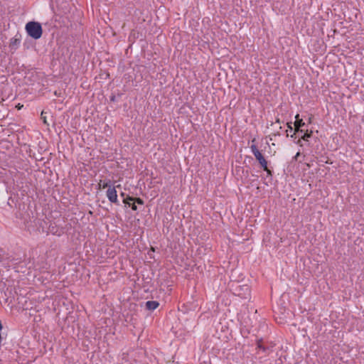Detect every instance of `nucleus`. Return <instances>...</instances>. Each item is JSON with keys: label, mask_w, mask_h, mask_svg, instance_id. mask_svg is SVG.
<instances>
[{"label": "nucleus", "mask_w": 364, "mask_h": 364, "mask_svg": "<svg viewBox=\"0 0 364 364\" xmlns=\"http://www.w3.org/2000/svg\"><path fill=\"white\" fill-rule=\"evenodd\" d=\"M312 135L313 131L309 130L307 129H306L305 132L303 134H301V137L296 141V143L301 146V140H304V141H309V139L311 138Z\"/></svg>", "instance_id": "nucleus-9"}, {"label": "nucleus", "mask_w": 364, "mask_h": 364, "mask_svg": "<svg viewBox=\"0 0 364 364\" xmlns=\"http://www.w3.org/2000/svg\"><path fill=\"white\" fill-rule=\"evenodd\" d=\"M293 123L291 122H288L287 123V129L286 130L287 136H289V132H291L294 130V128L292 127Z\"/></svg>", "instance_id": "nucleus-19"}, {"label": "nucleus", "mask_w": 364, "mask_h": 364, "mask_svg": "<svg viewBox=\"0 0 364 364\" xmlns=\"http://www.w3.org/2000/svg\"><path fill=\"white\" fill-rule=\"evenodd\" d=\"M312 119H313V117H312V116H311V117H309V119H308V123H309V124H311V122H312Z\"/></svg>", "instance_id": "nucleus-27"}, {"label": "nucleus", "mask_w": 364, "mask_h": 364, "mask_svg": "<svg viewBox=\"0 0 364 364\" xmlns=\"http://www.w3.org/2000/svg\"><path fill=\"white\" fill-rule=\"evenodd\" d=\"M120 196H121L122 197H123V198H125V193H124V192H122V193H120Z\"/></svg>", "instance_id": "nucleus-33"}, {"label": "nucleus", "mask_w": 364, "mask_h": 364, "mask_svg": "<svg viewBox=\"0 0 364 364\" xmlns=\"http://www.w3.org/2000/svg\"><path fill=\"white\" fill-rule=\"evenodd\" d=\"M275 122H276V123H278V124H281V123H282L281 120H280V119H279V118H278V117H277V118H276Z\"/></svg>", "instance_id": "nucleus-28"}, {"label": "nucleus", "mask_w": 364, "mask_h": 364, "mask_svg": "<svg viewBox=\"0 0 364 364\" xmlns=\"http://www.w3.org/2000/svg\"><path fill=\"white\" fill-rule=\"evenodd\" d=\"M134 197H132L130 196H127L125 198H124L123 203L125 205H129L132 202H134Z\"/></svg>", "instance_id": "nucleus-15"}, {"label": "nucleus", "mask_w": 364, "mask_h": 364, "mask_svg": "<svg viewBox=\"0 0 364 364\" xmlns=\"http://www.w3.org/2000/svg\"><path fill=\"white\" fill-rule=\"evenodd\" d=\"M159 306V302L157 301H148L145 303V309L153 311Z\"/></svg>", "instance_id": "nucleus-12"}, {"label": "nucleus", "mask_w": 364, "mask_h": 364, "mask_svg": "<svg viewBox=\"0 0 364 364\" xmlns=\"http://www.w3.org/2000/svg\"><path fill=\"white\" fill-rule=\"evenodd\" d=\"M120 185H117V186L109 187V188H108L106 192V195L109 201L117 205H119L120 203L117 198V193L116 191V188H120Z\"/></svg>", "instance_id": "nucleus-4"}, {"label": "nucleus", "mask_w": 364, "mask_h": 364, "mask_svg": "<svg viewBox=\"0 0 364 364\" xmlns=\"http://www.w3.org/2000/svg\"><path fill=\"white\" fill-rule=\"evenodd\" d=\"M129 206L134 211L137 210V206L134 202H132Z\"/></svg>", "instance_id": "nucleus-24"}, {"label": "nucleus", "mask_w": 364, "mask_h": 364, "mask_svg": "<svg viewBox=\"0 0 364 364\" xmlns=\"http://www.w3.org/2000/svg\"><path fill=\"white\" fill-rule=\"evenodd\" d=\"M320 161L326 164L328 163V161H325L324 159H321Z\"/></svg>", "instance_id": "nucleus-30"}, {"label": "nucleus", "mask_w": 364, "mask_h": 364, "mask_svg": "<svg viewBox=\"0 0 364 364\" xmlns=\"http://www.w3.org/2000/svg\"><path fill=\"white\" fill-rule=\"evenodd\" d=\"M235 290L236 294L242 299H247L250 294V288L247 284L238 285Z\"/></svg>", "instance_id": "nucleus-5"}, {"label": "nucleus", "mask_w": 364, "mask_h": 364, "mask_svg": "<svg viewBox=\"0 0 364 364\" xmlns=\"http://www.w3.org/2000/svg\"><path fill=\"white\" fill-rule=\"evenodd\" d=\"M257 349H259L264 352L265 354H268L269 351L272 350L269 346H264L263 343V338H259L256 341Z\"/></svg>", "instance_id": "nucleus-10"}, {"label": "nucleus", "mask_w": 364, "mask_h": 364, "mask_svg": "<svg viewBox=\"0 0 364 364\" xmlns=\"http://www.w3.org/2000/svg\"><path fill=\"white\" fill-rule=\"evenodd\" d=\"M2 329H3V325H2L1 321L0 320V331H2Z\"/></svg>", "instance_id": "nucleus-31"}, {"label": "nucleus", "mask_w": 364, "mask_h": 364, "mask_svg": "<svg viewBox=\"0 0 364 364\" xmlns=\"http://www.w3.org/2000/svg\"><path fill=\"white\" fill-rule=\"evenodd\" d=\"M70 224H66L65 226L57 224L55 222H51L48 226V232L53 235L61 236L65 234L70 228Z\"/></svg>", "instance_id": "nucleus-3"}, {"label": "nucleus", "mask_w": 364, "mask_h": 364, "mask_svg": "<svg viewBox=\"0 0 364 364\" xmlns=\"http://www.w3.org/2000/svg\"><path fill=\"white\" fill-rule=\"evenodd\" d=\"M25 30L27 35L34 40H38L42 37L43 28L41 23L31 21L26 23Z\"/></svg>", "instance_id": "nucleus-2"}, {"label": "nucleus", "mask_w": 364, "mask_h": 364, "mask_svg": "<svg viewBox=\"0 0 364 364\" xmlns=\"http://www.w3.org/2000/svg\"><path fill=\"white\" fill-rule=\"evenodd\" d=\"M256 139L254 138L253 139H252V144H256Z\"/></svg>", "instance_id": "nucleus-29"}, {"label": "nucleus", "mask_w": 364, "mask_h": 364, "mask_svg": "<svg viewBox=\"0 0 364 364\" xmlns=\"http://www.w3.org/2000/svg\"><path fill=\"white\" fill-rule=\"evenodd\" d=\"M260 165V167L263 169V170H267V168H268V161L266 160V159H263L262 160H261L259 162H258Z\"/></svg>", "instance_id": "nucleus-16"}, {"label": "nucleus", "mask_w": 364, "mask_h": 364, "mask_svg": "<svg viewBox=\"0 0 364 364\" xmlns=\"http://www.w3.org/2000/svg\"><path fill=\"white\" fill-rule=\"evenodd\" d=\"M54 95H55V96H57V97H60V96H61V92H60V91H59V92H58V91L55 90V91L54 92Z\"/></svg>", "instance_id": "nucleus-25"}, {"label": "nucleus", "mask_w": 364, "mask_h": 364, "mask_svg": "<svg viewBox=\"0 0 364 364\" xmlns=\"http://www.w3.org/2000/svg\"><path fill=\"white\" fill-rule=\"evenodd\" d=\"M295 122L293 123L294 125V129H296V132L300 131L301 127H304L306 124L304 122L303 119H300L299 114H296L295 116Z\"/></svg>", "instance_id": "nucleus-11"}, {"label": "nucleus", "mask_w": 364, "mask_h": 364, "mask_svg": "<svg viewBox=\"0 0 364 364\" xmlns=\"http://www.w3.org/2000/svg\"><path fill=\"white\" fill-rule=\"evenodd\" d=\"M47 113H48L47 112H45L44 110H43L41 114V119H42L44 124L48 126L49 124L47 121V118H46V115Z\"/></svg>", "instance_id": "nucleus-17"}, {"label": "nucleus", "mask_w": 364, "mask_h": 364, "mask_svg": "<svg viewBox=\"0 0 364 364\" xmlns=\"http://www.w3.org/2000/svg\"><path fill=\"white\" fill-rule=\"evenodd\" d=\"M109 100L112 102H115L117 101L116 95L114 93H112L109 97Z\"/></svg>", "instance_id": "nucleus-23"}, {"label": "nucleus", "mask_w": 364, "mask_h": 364, "mask_svg": "<svg viewBox=\"0 0 364 364\" xmlns=\"http://www.w3.org/2000/svg\"><path fill=\"white\" fill-rule=\"evenodd\" d=\"M21 34L17 33L16 35L10 40L9 48L11 50H16L19 47V46L21 44Z\"/></svg>", "instance_id": "nucleus-7"}, {"label": "nucleus", "mask_w": 364, "mask_h": 364, "mask_svg": "<svg viewBox=\"0 0 364 364\" xmlns=\"http://www.w3.org/2000/svg\"><path fill=\"white\" fill-rule=\"evenodd\" d=\"M142 280H143V287H148V286H150L151 284V282H152V278L150 277L149 276H147V277H144L143 275V277H142Z\"/></svg>", "instance_id": "nucleus-14"}, {"label": "nucleus", "mask_w": 364, "mask_h": 364, "mask_svg": "<svg viewBox=\"0 0 364 364\" xmlns=\"http://www.w3.org/2000/svg\"><path fill=\"white\" fill-rule=\"evenodd\" d=\"M0 262L5 268L12 267L17 272H23L19 269L20 267L23 268V266L21 265L23 262L21 257H18L3 248H0Z\"/></svg>", "instance_id": "nucleus-1"}, {"label": "nucleus", "mask_w": 364, "mask_h": 364, "mask_svg": "<svg viewBox=\"0 0 364 364\" xmlns=\"http://www.w3.org/2000/svg\"><path fill=\"white\" fill-rule=\"evenodd\" d=\"M11 294H12V289L7 287L5 291V296L9 297V296H11Z\"/></svg>", "instance_id": "nucleus-21"}, {"label": "nucleus", "mask_w": 364, "mask_h": 364, "mask_svg": "<svg viewBox=\"0 0 364 364\" xmlns=\"http://www.w3.org/2000/svg\"><path fill=\"white\" fill-rule=\"evenodd\" d=\"M250 149L256 160L258 162L264 159V156H263L262 152L258 149L257 146L256 144H252L250 146Z\"/></svg>", "instance_id": "nucleus-8"}, {"label": "nucleus", "mask_w": 364, "mask_h": 364, "mask_svg": "<svg viewBox=\"0 0 364 364\" xmlns=\"http://www.w3.org/2000/svg\"><path fill=\"white\" fill-rule=\"evenodd\" d=\"M134 202L139 205H144V200L139 197L134 198Z\"/></svg>", "instance_id": "nucleus-20"}, {"label": "nucleus", "mask_w": 364, "mask_h": 364, "mask_svg": "<svg viewBox=\"0 0 364 364\" xmlns=\"http://www.w3.org/2000/svg\"><path fill=\"white\" fill-rule=\"evenodd\" d=\"M300 154H300V152H299V151H298V152L296 154V155L294 156V158H293V159H294V160H296H296H297V159H298V157L300 156Z\"/></svg>", "instance_id": "nucleus-26"}, {"label": "nucleus", "mask_w": 364, "mask_h": 364, "mask_svg": "<svg viewBox=\"0 0 364 364\" xmlns=\"http://www.w3.org/2000/svg\"><path fill=\"white\" fill-rule=\"evenodd\" d=\"M299 129H300V131L296 132V129H294V133L290 135V137L296 139L297 134H303L305 132V131H306L304 129H303V127H301Z\"/></svg>", "instance_id": "nucleus-18"}, {"label": "nucleus", "mask_w": 364, "mask_h": 364, "mask_svg": "<svg viewBox=\"0 0 364 364\" xmlns=\"http://www.w3.org/2000/svg\"><path fill=\"white\" fill-rule=\"evenodd\" d=\"M264 171H265L267 173V177H270L272 178V176H273V171L268 168H267V170H263Z\"/></svg>", "instance_id": "nucleus-22"}, {"label": "nucleus", "mask_w": 364, "mask_h": 364, "mask_svg": "<svg viewBox=\"0 0 364 364\" xmlns=\"http://www.w3.org/2000/svg\"><path fill=\"white\" fill-rule=\"evenodd\" d=\"M198 304L194 301H188L178 306V310L186 314L189 311H195L198 308Z\"/></svg>", "instance_id": "nucleus-6"}, {"label": "nucleus", "mask_w": 364, "mask_h": 364, "mask_svg": "<svg viewBox=\"0 0 364 364\" xmlns=\"http://www.w3.org/2000/svg\"><path fill=\"white\" fill-rule=\"evenodd\" d=\"M99 186H102V188H107V189H108V188H109V187H112V181L109 179H108L107 181H100Z\"/></svg>", "instance_id": "nucleus-13"}, {"label": "nucleus", "mask_w": 364, "mask_h": 364, "mask_svg": "<svg viewBox=\"0 0 364 364\" xmlns=\"http://www.w3.org/2000/svg\"><path fill=\"white\" fill-rule=\"evenodd\" d=\"M117 95L118 97H120L122 95V93L118 92Z\"/></svg>", "instance_id": "nucleus-32"}]
</instances>
